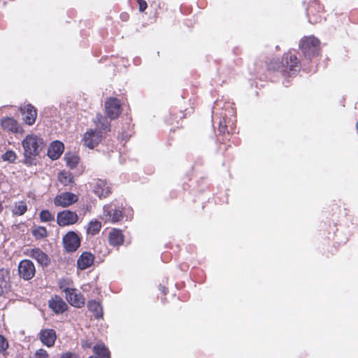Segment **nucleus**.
Masks as SVG:
<instances>
[{
    "label": "nucleus",
    "mask_w": 358,
    "mask_h": 358,
    "mask_svg": "<svg viewBox=\"0 0 358 358\" xmlns=\"http://www.w3.org/2000/svg\"><path fill=\"white\" fill-rule=\"evenodd\" d=\"M24 163L29 166L35 164L34 157L39 155L45 143L42 138L35 134H29L22 141Z\"/></svg>",
    "instance_id": "1"
},
{
    "label": "nucleus",
    "mask_w": 358,
    "mask_h": 358,
    "mask_svg": "<svg viewBox=\"0 0 358 358\" xmlns=\"http://www.w3.org/2000/svg\"><path fill=\"white\" fill-rule=\"evenodd\" d=\"M269 70L279 72L283 76H295L301 69L300 63L295 55L287 53L283 62L278 60L271 62L268 65Z\"/></svg>",
    "instance_id": "2"
},
{
    "label": "nucleus",
    "mask_w": 358,
    "mask_h": 358,
    "mask_svg": "<svg viewBox=\"0 0 358 358\" xmlns=\"http://www.w3.org/2000/svg\"><path fill=\"white\" fill-rule=\"evenodd\" d=\"M300 48L305 57L310 59L318 54L320 41L314 36L305 37L300 43Z\"/></svg>",
    "instance_id": "3"
},
{
    "label": "nucleus",
    "mask_w": 358,
    "mask_h": 358,
    "mask_svg": "<svg viewBox=\"0 0 358 358\" xmlns=\"http://www.w3.org/2000/svg\"><path fill=\"white\" fill-rule=\"evenodd\" d=\"M103 134L96 129H90L83 134L82 142L90 149H94L101 141Z\"/></svg>",
    "instance_id": "4"
},
{
    "label": "nucleus",
    "mask_w": 358,
    "mask_h": 358,
    "mask_svg": "<svg viewBox=\"0 0 358 358\" xmlns=\"http://www.w3.org/2000/svg\"><path fill=\"white\" fill-rule=\"evenodd\" d=\"M36 273L35 266L29 259L22 260L18 265L19 275L25 280L31 279Z\"/></svg>",
    "instance_id": "5"
},
{
    "label": "nucleus",
    "mask_w": 358,
    "mask_h": 358,
    "mask_svg": "<svg viewBox=\"0 0 358 358\" xmlns=\"http://www.w3.org/2000/svg\"><path fill=\"white\" fill-rule=\"evenodd\" d=\"M78 200L76 194L66 192L57 195L54 199V204L56 206L66 208L75 203Z\"/></svg>",
    "instance_id": "6"
},
{
    "label": "nucleus",
    "mask_w": 358,
    "mask_h": 358,
    "mask_svg": "<svg viewBox=\"0 0 358 358\" xmlns=\"http://www.w3.org/2000/svg\"><path fill=\"white\" fill-rule=\"evenodd\" d=\"M103 216L106 220L113 222H119L122 218V208L115 204L105 206L103 207Z\"/></svg>",
    "instance_id": "7"
},
{
    "label": "nucleus",
    "mask_w": 358,
    "mask_h": 358,
    "mask_svg": "<svg viewBox=\"0 0 358 358\" xmlns=\"http://www.w3.org/2000/svg\"><path fill=\"white\" fill-rule=\"evenodd\" d=\"M63 245L68 252H75L80 245V238L74 231H69L63 237Z\"/></svg>",
    "instance_id": "8"
},
{
    "label": "nucleus",
    "mask_w": 358,
    "mask_h": 358,
    "mask_svg": "<svg viewBox=\"0 0 358 358\" xmlns=\"http://www.w3.org/2000/svg\"><path fill=\"white\" fill-rule=\"evenodd\" d=\"M78 216L76 212L64 210L57 213V222L61 227L71 225L76 223Z\"/></svg>",
    "instance_id": "9"
},
{
    "label": "nucleus",
    "mask_w": 358,
    "mask_h": 358,
    "mask_svg": "<svg viewBox=\"0 0 358 358\" xmlns=\"http://www.w3.org/2000/svg\"><path fill=\"white\" fill-rule=\"evenodd\" d=\"M105 108L110 120L117 118L121 113L120 102L116 98H110L105 103Z\"/></svg>",
    "instance_id": "10"
},
{
    "label": "nucleus",
    "mask_w": 358,
    "mask_h": 358,
    "mask_svg": "<svg viewBox=\"0 0 358 358\" xmlns=\"http://www.w3.org/2000/svg\"><path fill=\"white\" fill-rule=\"evenodd\" d=\"M38 337L44 345L50 348L55 345L57 335L54 329H44L41 330L38 334Z\"/></svg>",
    "instance_id": "11"
},
{
    "label": "nucleus",
    "mask_w": 358,
    "mask_h": 358,
    "mask_svg": "<svg viewBox=\"0 0 358 358\" xmlns=\"http://www.w3.org/2000/svg\"><path fill=\"white\" fill-rule=\"evenodd\" d=\"M1 124L5 131L13 134L23 131L21 125L13 117H5L1 120Z\"/></svg>",
    "instance_id": "12"
},
{
    "label": "nucleus",
    "mask_w": 358,
    "mask_h": 358,
    "mask_svg": "<svg viewBox=\"0 0 358 358\" xmlns=\"http://www.w3.org/2000/svg\"><path fill=\"white\" fill-rule=\"evenodd\" d=\"M93 192L97 196L101 199L108 196L110 193V189L106 181L98 179L94 183Z\"/></svg>",
    "instance_id": "13"
},
{
    "label": "nucleus",
    "mask_w": 358,
    "mask_h": 358,
    "mask_svg": "<svg viewBox=\"0 0 358 358\" xmlns=\"http://www.w3.org/2000/svg\"><path fill=\"white\" fill-rule=\"evenodd\" d=\"M229 113L231 115V117L227 118V114L222 117V120H221L219 122V131L220 133L224 134L226 131L227 134L229 133V127L231 130L233 129V126L235 124L236 120V117L234 115V112L233 108H231L229 110Z\"/></svg>",
    "instance_id": "14"
},
{
    "label": "nucleus",
    "mask_w": 358,
    "mask_h": 358,
    "mask_svg": "<svg viewBox=\"0 0 358 358\" xmlns=\"http://www.w3.org/2000/svg\"><path fill=\"white\" fill-rule=\"evenodd\" d=\"M68 293L65 295L68 302L73 306L76 308H81L85 304V298L76 292V289L71 291H67Z\"/></svg>",
    "instance_id": "15"
},
{
    "label": "nucleus",
    "mask_w": 358,
    "mask_h": 358,
    "mask_svg": "<svg viewBox=\"0 0 358 358\" xmlns=\"http://www.w3.org/2000/svg\"><path fill=\"white\" fill-rule=\"evenodd\" d=\"M94 261V256L88 252H83L77 260V266L80 270H85L91 266Z\"/></svg>",
    "instance_id": "16"
},
{
    "label": "nucleus",
    "mask_w": 358,
    "mask_h": 358,
    "mask_svg": "<svg viewBox=\"0 0 358 358\" xmlns=\"http://www.w3.org/2000/svg\"><path fill=\"white\" fill-rule=\"evenodd\" d=\"M21 110L22 111L24 122L29 125L33 124L37 115L35 108L31 104H27L24 106V108H21Z\"/></svg>",
    "instance_id": "17"
},
{
    "label": "nucleus",
    "mask_w": 358,
    "mask_h": 358,
    "mask_svg": "<svg viewBox=\"0 0 358 358\" xmlns=\"http://www.w3.org/2000/svg\"><path fill=\"white\" fill-rule=\"evenodd\" d=\"M93 122L98 131L103 132H107L110 130V124L106 117L103 116L101 114H97L95 118L93 119Z\"/></svg>",
    "instance_id": "18"
},
{
    "label": "nucleus",
    "mask_w": 358,
    "mask_h": 358,
    "mask_svg": "<svg viewBox=\"0 0 358 358\" xmlns=\"http://www.w3.org/2000/svg\"><path fill=\"white\" fill-rule=\"evenodd\" d=\"M50 308L56 313H62L67 309V304L59 296H55L49 301Z\"/></svg>",
    "instance_id": "19"
},
{
    "label": "nucleus",
    "mask_w": 358,
    "mask_h": 358,
    "mask_svg": "<svg viewBox=\"0 0 358 358\" xmlns=\"http://www.w3.org/2000/svg\"><path fill=\"white\" fill-rule=\"evenodd\" d=\"M64 144L59 141L52 142L48 150V155L52 159H57L64 151Z\"/></svg>",
    "instance_id": "20"
},
{
    "label": "nucleus",
    "mask_w": 358,
    "mask_h": 358,
    "mask_svg": "<svg viewBox=\"0 0 358 358\" xmlns=\"http://www.w3.org/2000/svg\"><path fill=\"white\" fill-rule=\"evenodd\" d=\"M10 287V271L0 268V295L7 292Z\"/></svg>",
    "instance_id": "21"
},
{
    "label": "nucleus",
    "mask_w": 358,
    "mask_h": 358,
    "mask_svg": "<svg viewBox=\"0 0 358 358\" xmlns=\"http://www.w3.org/2000/svg\"><path fill=\"white\" fill-rule=\"evenodd\" d=\"M29 256L36 260L42 266H48L50 263L48 256L39 248L31 250Z\"/></svg>",
    "instance_id": "22"
},
{
    "label": "nucleus",
    "mask_w": 358,
    "mask_h": 358,
    "mask_svg": "<svg viewBox=\"0 0 358 358\" xmlns=\"http://www.w3.org/2000/svg\"><path fill=\"white\" fill-rule=\"evenodd\" d=\"M124 237L121 231L113 229L109 234V243L114 246H118L123 243Z\"/></svg>",
    "instance_id": "23"
},
{
    "label": "nucleus",
    "mask_w": 358,
    "mask_h": 358,
    "mask_svg": "<svg viewBox=\"0 0 358 358\" xmlns=\"http://www.w3.org/2000/svg\"><path fill=\"white\" fill-rule=\"evenodd\" d=\"M87 308L93 313L96 319H99L103 316L102 307L101 304L95 300L89 301L87 303Z\"/></svg>",
    "instance_id": "24"
},
{
    "label": "nucleus",
    "mask_w": 358,
    "mask_h": 358,
    "mask_svg": "<svg viewBox=\"0 0 358 358\" xmlns=\"http://www.w3.org/2000/svg\"><path fill=\"white\" fill-rule=\"evenodd\" d=\"M93 352L94 353V356H91L90 357L95 358H110V352L108 348L105 347L103 344H97L93 348Z\"/></svg>",
    "instance_id": "25"
},
{
    "label": "nucleus",
    "mask_w": 358,
    "mask_h": 358,
    "mask_svg": "<svg viewBox=\"0 0 358 358\" xmlns=\"http://www.w3.org/2000/svg\"><path fill=\"white\" fill-rule=\"evenodd\" d=\"M27 210V206L25 201H20L14 203L12 209L13 215L20 216L25 213Z\"/></svg>",
    "instance_id": "26"
},
{
    "label": "nucleus",
    "mask_w": 358,
    "mask_h": 358,
    "mask_svg": "<svg viewBox=\"0 0 358 358\" xmlns=\"http://www.w3.org/2000/svg\"><path fill=\"white\" fill-rule=\"evenodd\" d=\"M64 160L66 161V166L71 169H73L78 166L80 158L76 155L68 153L65 155Z\"/></svg>",
    "instance_id": "27"
},
{
    "label": "nucleus",
    "mask_w": 358,
    "mask_h": 358,
    "mask_svg": "<svg viewBox=\"0 0 358 358\" xmlns=\"http://www.w3.org/2000/svg\"><path fill=\"white\" fill-rule=\"evenodd\" d=\"M58 180L62 185L67 186L73 183V176L70 172L62 171L59 173Z\"/></svg>",
    "instance_id": "28"
},
{
    "label": "nucleus",
    "mask_w": 358,
    "mask_h": 358,
    "mask_svg": "<svg viewBox=\"0 0 358 358\" xmlns=\"http://www.w3.org/2000/svg\"><path fill=\"white\" fill-rule=\"evenodd\" d=\"M101 224L97 220L91 221L87 227V233L92 235L96 234L101 229Z\"/></svg>",
    "instance_id": "29"
},
{
    "label": "nucleus",
    "mask_w": 358,
    "mask_h": 358,
    "mask_svg": "<svg viewBox=\"0 0 358 358\" xmlns=\"http://www.w3.org/2000/svg\"><path fill=\"white\" fill-rule=\"evenodd\" d=\"M32 234L36 239H41L47 236V230L44 227H37L32 230Z\"/></svg>",
    "instance_id": "30"
},
{
    "label": "nucleus",
    "mask_w": 358,
    "mask_h": 358,
    "mask_svg": "<svg viewBox=\"0 0 358 358\" xmlns=\"http://www.w3.org/2000/svg\"><path fill=\"white\" fill-rule=\"evenodd\" d=\"M71 281L69 279H62L59 282V288L65 292V295L68 293L67 291H71L73 288L70 287Z\"/></svg>",
    "instance_id": "31"
},
{
    "label": "nucleus",
    "mask_w": 358,
    "mask_h": 358,
    "mask_svg": "<svg viewBox=\"0 0 358 358\" xmlns=\"http://www.w3.org/2000/svg\"><path fill=\"white\" fill-rule=\"evenodd\" d=\"M40 219L41 222H50L55 220L54 215L48 210H43L40 213Z\"/></svg>",
    "instance_id": "32"
},
{
    "label": "nucleus",
    "mask_w": 358,
    "mask_h": 358,
    "mask_svg": "<svg viewBox=\"0 0 358 358\" xmlns=\"http://www.w3.org/2000/svg\"><path fill=\"white\" fill-rule=\"evenodd\" d=\"M2 159L3 161L13 162L16 159V154L12 150H8L2 155Z\"/></svg>",
    "instance_id": "33"
},
{
    "label": "nucleus",
    "mask_w": 358,
    "mask_h": 358,
    "mask_svg": "<svg viewBox=\"0 0 358 358\" xmlns=\"http://www.w3.org/2000/svg\"><path fill=\"white\" fill-rule=\"evenodd\" d=\"M34 358H49V356L45 350L39 349L36 351Z\"/></svg>",
    "instance_id": "34"
},
{
    "label": "nucleus",
    "mask_w": 358,
    "mask_h": 358,
    "mask_svg": "<svg viewBox=\"0 0 358 358\" xmlns=\"http://www.w3.org/2000/svg\"><path fill=\"white\" fill-rule=\"evenodd\" d=\"M8 347V341L3 336L0 335V352L5 351Z\"/></svg>",
    "instance_id": "35"
},
{
    "label": "nucleus",
    "mask_w": 358,
    "mask_h": 358,
    "mask_svg": "<svg viewBox=\"0 0 358 358\" xmlns=\"http://www.w3.org/2000/svg\"><path fill=\"white\" fill-rule=\"evenodd\" d=\"M139 5V10L143 12L148 7V4L144 0H137Z\"/></svg>",
    "instance_id": "36"
},
{
    "label": "nucleus",
    "mask_w": 358,
    "mask_h": 358,
    "mask_svg": "<svg viewBox=\"0 0 358 358\" xmlns=\"http://www.w3.org/2000/svg\"><path fill=\"white\" fill-rule=\"evenodd\" d=\"M60 358H78L77 355L74 353L66 352L62 355Z\"/></svg>",
    "instance_id": "37"
},
{
    "label": "nucleus",
    "mask_w": 358,
    "mask_h": 358,
    "mask_svg": "<svg viewBox=\"0 0 358 358\" xmlns=\"http://www.w3.org/2000/svg\"><path fill=\"white\" fill-rule=\"evenodd\" d=\"M308 18H309V22L312 24L317 23L319 22H320V20H319L317 18L313 19L310 16H309Z\"/></svg>",
    "instance_id": "38"
},
{
    "label": "nucleus",
    "mask_w": 358,
    "mask_h": 358,
    "mask_svg": "<svg viewBox=\"0 0 358 358\" xmlns=\"http://www.w3.org/2000/svg\"><path fill=\"white\" fill-rule=\"evenodd\" d=\"M160 289L162 291V292L164 294H166V287H162L161 286Z\"/></svg>",
    "instance_id": "39"
},
{
    "label": "nucleus",
    "mask_w": 358,
    "mask_h": 358,
    "mask_svg": "<svg viewBox=\"0 0 358 358\" xmlns=\"http://www.w3.org/2000/svg\"><path fill=\"white\" fill-rule=\"evenodd\" d=\"M3 210V206L2 203H0V213Z\"/></svg>",
    "instance_id": "40"
},
{
    "label": "nucleus",
    "mask_w": 358,
    "mask_h": 358,
    "mask_svg": "<svg viewBox=\"0 0 358 358\" xmlns=\"http://www.w3.org/2000/svg\"><path fill=\"white\" fill-rule=\"evenodd\" d=\"M89 358H95V357H89Z\"/></svg>",
    "instance_id": "41"
}]
</instances>
